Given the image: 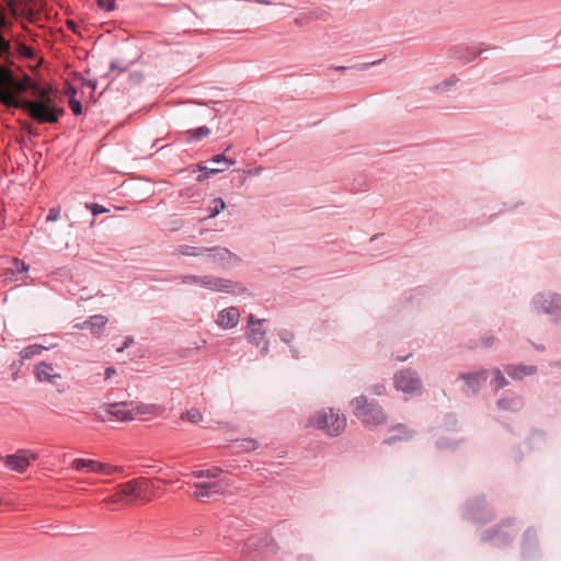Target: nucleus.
I'll return each instance as SVG.
<instances>
[{
	"label": "nucleus",
	"instance_id": "f257e3e1",
	"mask_svg": "<svg viewBox=\"0 0 561 561\" xmlns=\"http://www.w3.org/2000/svg\"><path fill=\"white\" fill-rule=\"evenodd\" d=\"M0 103L8 107L22 108L39 124L57 123L64 108L57 107L50 89L42 88L25 76L14 78L11 70L0 66Z\"/></svg>",
	"mask_w": 561,
	"mask_h": 561
},
{
	"label": "nucleus",
	"instance_id": "f03ea898",
	"mask_svg": "<svg viewBox=\"0 0 561 561\" xmlns=\"http://www.w3.org/2000/svg\"><path fill=\"white\" fill-rule=\"evenodd\" d=\"M192 476L196 479H207L206 481L194 482L192 486V497L203 501L214 495H222L231 485L230 479L222 476L220 468L214 467L206 470L193 471Z\"/></svg>",
	"mask_w": 561,
	"mask_h": 561
},
{
	"label": "nucleus",
	"instance_id": "7ed1b4c3",
	"mask_svg": "<svg viewBox=\"0 0 561 561\" xmlns=\"http://www.w3.org/2000/svg\"><path fill=\"white\" fill-rule=\"evenodd\" d=\"M307 426L337 436L346 427V417L340 410L323 408L314 411L308 419Z\"/></svg>",
	"mask_w": 561,
	"mask_h": 561
},
{
	"label": "nucleus",
	"instance_id": "20e7f679",
	"mask_svg": "<svg viewBox=\"0 0 561 561\" xmlns=\"http://www.w3.org/2000/svg\"><path fill=\"white\" fill-rule=\"evenodd\" d=\"M354 415L364 424L377 426L386 423L387 414L376 401H369L367 397L359 396L351 402Z\"/></svg>",
	"mask_w": 561,
	"mask_h": 561
},
{
	"label": "nucleus",
	"instance_id": "39448f33",
	"mask_svg": "<svg viewBox=\"0 0 561 561\" xmlns=\"http://www.w3.org/2000/svg\"><path fill=\"white\" fill-rule=\"evenodd\" d=\"M148 489V481L144 479L131 480L118 486V491L104 502L113 504L114 508L125 507L130 504V499L147 500L146 491Z\"/></svg>",
	"mask_w": 561,
	"mask_h": 561
},
{
	"label": "nucleus",
	"instance_id": "423d86ee",
	"mask_svg": "<svg viewBox=\"0 0 561 561\" xmlns=\"http://www.w3.org/2000/svg\"><path fill=\"white\" fill-rule=\"evenodd\" d=\"M394 388L405 394L421 393L422 381L419 374L411 369H402L393 377Z\"/></svg>",
	"mask_w": 561,
	"mask_h": 561
},
{
	"label": "nucleus",
	"instance_id": "0eeeda50",
	"mask_svg": "<svg viewBox=\"0 0 561 561\" xmlns=\"http://www.w3.org/2000/svg\"><path fill=\"white\" fill-rule=\"evenodd\" d=\"M133 413L130 411V402H116L104 404L101 407L100 412L96 413V417L103 422L105 421H118L127 422L133 421Z\"/></svg>",
	"mask_w": 561,
	"mask_h": 561
},
{
	"label": "nucleus",
	"instance_id": "6e6552de",
	"mask_svg": "<svg viewBox=\"0 0 561 561\" xmlns=\"http://www.w3.org/2000/svg\"><path fill=\"white\" fill-rule=\"evenodd\" d=\"M37 457V454L31 449H19L16 453L5 456L3 462L8 469L23 473Z\"/></svg>",
	"mask_w": 561,
	"mask_h": 561
},
{
	"label": "nucleus",
	"instance_id": "1a4fd4ad",
	"mask_svg": "<svg viewBox=\"0 0 561 561\" xmlns=\"http://www.w3.org/2000/svg\"><path fill=\"white\" fill-rule=\"evenodd\" d=\"M247 337L255 346H262V353L268 350V342L265 340V330L263 329V320L255 319L253 314L248 317Z\"/></svg>",
	"mask_w": 561,
	"mask_h": 561
},
{
	"label": "nucleus",
	"instance_id": "9d476101",
	"mask_svg": "<svg viewBox=\"0 0 561 561\" xmlns=\"http://www.w3.org/2000/svg\"><path fill=\"white\" fill-rule=\"evenodd\" d=\"M534 307L537 312L558 316L561 313V296L557 294H540L534 300Z\"/></svg>",
	"mask_w": 561,
	"mask_h": 561
},
{
	"label": "nucleus",
	"instance_id": "9b49d317",
	"mask_svg": "<svg viewBox=\"0 0 561 561\" xmlns=\"http://www.w3.org/2000/svg\"><path fill=\"white\" fill-rule=\"evenodd\" d=\"M130 411L133 420H146L147 416H159L164 412V408L159 404L130 401Z\"/></svg>",
	"mask_w": 561,
	"mask_h": 561
},
{
	"label": "nucleus",
	"instance_id": "f8f14e48",
	"mask_svg": "<svg viewBox=\"0 0 561 561\" xmlns=\"http://www.w3.org/2000/svg\"><path fill=\"white\" fill-rule=\"evenodd\" d=\"M201 286L206 289L213 290V291L231 293V294H236L237 288H239L231 280L215 277L213 275L203 276V279L201 280Z\"/></svg>",
	"mask_w": 561,
	"mask_h": 561
},
{
	"label": "nucleus",
	"instance_id": "ddd939ff",
	"mask_svg": "<svg viewBox=\"0 0 561 561\" xmlns=\"http://www.w3.org/2000/svg\"><path fill=\"white\" fill-rule=\"evenodd\" d=\"M71 468L76 471L80 472H104V473H112L114 471H119L118 468L111 469L107 465H104L102 462H98L92 459H83V458H77L71 462Z\"/></svg>",
	"mask_w": 561,
	"mask_h": 561
},
{
	"label": "nucleus",
	"instance_id": "4468645a",
	"mask_svg": "<svg viewBox=\"0 0 561 561\" xmlns=\"http://www.w3.org/2000/svg\"><path fill=\"white\" fill-rule=\"evenodd\" d=\"M35 377L38 381L49 382L57 385V381L61 379V375L56 373L55 367L46 362H41L35 366Z\"/></svg>",
	"mask_w": 561,
	"mask_h": 561
},
{
	"label": "nucleus",
	"instance_id": "2eb2a0df",
	"mask_svg": "<svg viewBox=\"0 0 561 561\" xmlns=\"http://www.w3.org/2000/svg\"><path fill=\"white\" fill-rule=\"evenodd\" d=\"M240 319V312L236 307H229L218 313L216 323L222 329L236 327Z\"/></svg>",
	"mask_w": 561,
	"mask_h": 561
},
{
	"label": "nucleus",
	"instance_id": "dca6fc26",
	"mask_svg": "<svg viewBox=\"0 0 561 561\" xmlns=\"http://www.w3.org/2000/svg\"><path fill=\"white\" fill-rule=\"evenodd\" d=\"M213 161L215 163L224 164L222 168H207V167H199V171H204L205 174H201L197 176V181L202 182L204 181L208 174H217L219 172H222L227 170L230 165H233L236 163L234 160L227 159L224 154H217L213 158Z\"/></svg>",
	"mask_w": 561,
	"mask_h": 561
},
{
	"label": "nucleus",
	"instance_id": "f3484780",
	"mask_svg": "<svg viewBox=\"0 0 561 561\" xmlns=\"http://www.w3.org/2000/svg\"><path fill=\"white\" fill-rule=\"evenodd\" d=\"M461 378L466 382L465 391L467 393H476L480 386L486 380V371L472 373L462 375Z\"/></svg>",
	"mask_w": 561,
	"mask_h": 561
},
{
	"label": "nucleus",
	"instance_id": "a211bd4d",
	"mask_svg": "<svg viewBox=\"0 0 561 561\" xmlns=\"http://www.w3.org/2000/svg\"><path fill=\"white\" fill-rule=\"evenodd\" d=\"M43 5V0H11L9 7L12 14H16V7L23 8L30 15L35 14Z\"/></svg>",
	"mask_w": 561,
	"mask_h": 561
},
{
	"label": "nucleus",
	"instance_id": "6ab92c4d",
	"mask_svg": "<svg viewBox=\"0 0 561 561\" xmlns=\"http://www.w3.org/2000/svg\"><path fill=\"white\" fill-rule=\"evenodd\" d=\"M108 319L103 314L91 316L84 321L87 329L90 330L91 334L95 337H100L106 327Z\"/></svg>",
	"mask_w": 561,
	"mask_h": 561
},
{
	"label": "nucleus",
	"instance_id": "aec40b11",
	"mask_svg": "<svg viewBox=\"0 0 561 561\" xmlns=\"http://www.w3.org/2000/svg\"><path fill=\"white\" fill-rule=\"evenodd\" d=\"M506 371H507L508 376H511L512 378L520 379L525 376L534 375L536 373V367L524 366V365L508 366L506 368Z\"/></svg>",
	"mask_w": 561,
	"mask_h": 561
},
{
	"label": "nucleus",
	"instance_id": "412c9836",
	"mask_svg": "<svg viewBox=\"0 0 561 561\" xmlns=\"http://www.w3.org/2000/svg\"><path fill=\"white\" fill-rule=\"evenodd\" d=\"M497 404L503 410L517 411L523 407V400L522 398L512 394L501 399Z\"/></svg>",
	"mask_w": 561,
	"mask_h": 561
},
{
	"label": "nucleus",
	"instance_id": "4be33fe9",
	"mask_svg": "<svg viewBox=\"0 0 561 561\" xmlns=\"http://www.w3.org/2000/svg\"><path fill=\"white\" fill-rule=\"evenodd\" d=\"M180 417L182 421L190 422L193 424H197L203 421V414L196 408H192L185 412H182Z\"/></svg>",
	"mask_w": 561,
	"mask_h": 561
},
{
	"label": "nucleus",
	"instance_id": "5701e85b",
	"mask_svg": "<svg viewBox=\"0 0 561 561\" xmlns=\"http://www.w3.org/2000/svg\"><path fill=\"white\" fill-rule=\"evenodd\" d=\"M186 134L191 140H201L210 135V129L206 126H202L196 129L188 130Z\"/></svg>",
	"mask_w": 561,
	"mask_h": 561
},
{
	"label": "nucleus",
	"instance_id": "b1692460",
	"mask_svg": "<svg viewBox=\"0 0 561 561\" xmlns=\"http://www.w3.org/2000/svg\"><path fill=\"white\" fill-rule=\"evenodd\" d=\"M44 350H45L44 346L34 344V345H30V346L23 348L21 351L20 355L22 358L26 359V358H31L35 355H39Z\"/></svg>",
	"mask_w": 561,
	"mask_h": 561
},
{
	"label": "nucleus",
	"instance_id": "393cba45",
	"mask_svg": "<svg viewBox=\"0 0 561 561\" xmlns=\"http://www.w3.org/2000/svg\"><path fill=\"white\" fill-rule=\"evenodd\" d=\"M493 379L491 380L492 388L497 391L506 385V380L500 369L493 371Z\"/></svg>",
	"mask_w": 561,
	"mask_h": 561
},
{
	"label": "nucleus",
	"instance_id": "a878e982",
	"mask_svg": "<svg viewBox=\"0 0 561 561\" xmlns=\"http://www.w3.org/2000/svg\"><path fill=\"white\" fill-rule=\"evenodd\" d=\"M394 431L399 432L400 435L399 436H390L389 438H387L385 440L386 444H392L398 439H409L412 436L411 432L405 430L403 426H398L397 428H394Z\"/></svg>",
	"mask_w": 561,
	"mask_h": 561
},
{
	"label": "nucleus",
	"instance_id": "bb28decb",
	"mask_svg": "<svg viewBox=\"0 0 561 561\" xmlns=\"http://www.w3.org/2000/svg\"><path fill=\"white\" fill-rule=\"evenodd\" d=\"M176 251L181 255L192 256V255L203 254L206 251V249H204V248L195 249V248H191L187 245H181Z\"/></svg>",
	"mask_w": 561,
	"mask_h": 561
},
{
	"label": "nucleus",
	"instance_id": "cd10ccee",
	"mask_svg": "<svg viewBox=\"0 0 561 561\" xmlns=\"http://www.w3.org/2000/svg\"><path fill=\"white\" fill-rule=\"evenodd\" d=\"M225 207L226 204L221 198H215L209 207V217L211 218L217 216L222 209H225Z\"/></svg>",
	"mask_w": 561,
	"mask_h": 561
},
{
	"label": "nucleus",
	"instance_id": "c85d7f7f",
	"mask_svg": "<svg viewBox=\"0 0 561 561\" xmlns=\"http://www.w3.org/2000/svg\"><path fill=\"white\" fill-rule=\"evenodd\" d=\"M11 54L10 42L0 35V58L9 56Z\"/></svg>",
	"mask_w": 561,
	"mask_h": 561
},
{
	"label": "nucleus",
	"instance_id": "c756f323",
	"mask_svg": "<svg viewBox=\"0 0 561 561\" xmlns=\"http://www.w3.org/2000/svg\"><path fill=\"white\" fill-rule=\"evenodd\" d=\"M213 251L215 252L213 257L216 260H226L232 256L231 252L225 248H215Z\"/></svg>",
	"mask_w": 561,
	"mask_h": 561
},
{
	"label": "nucleus",
	"instance_id": "7c9ffc66",
	"mask_svg": "<svg viewBox=\"0 0 561 561\" xmlns=\"http://www.w3.org/2000/svg\"><path fill=\"white\" fill-rule=\"evenodd\" d=\"M203 279V276H195V275H183L181 276V282L183 284H194L201 286V280Z\"/></svg>",
	"mask_w": 561,
	"mask_h": 561
},
{
	"label": "nucleus",
	"instance_id": "2f4dec72",
	"mask_svg": "<svg viewBox=\"0 0 561 561\" xmlns=\"http://www.w3.org/2000/svg\"><path fill=\"white\" fill-rule=\"evenodd\" d=\"M27 272L28 271V265H26L23 261L19 260V259H13V267H12V272Z\"/></svg>",
	"mask_w": 561,
	"mask_h": 561
},
{
	"label": "nucleus",
	"instance_id": "473e14b6",
	"mask_svg": "<svg viewBox=\"0 0 561 561\" xmlns=\"http://www.w3.org/2000/svg\"><path fill=\"white\" fill-rule=\"evenodd\" d=\"M69 106H70L71 111L73 112V114L80 115L82 113V106L79 101L71 99L69 101Z\"/></svg>",
	"mask_w": 561,
	"mask_h": 561
},
{
	"label": "nucleus",
	"instance_id": "72a5a7b5",
	"mask_svg": "<svg viewBox=\"0 0 561 561\" xmlns=\"http://www.w3.org/2000/svg\"><path fill=\"white\" fill-rule=\"evenodd\" d=\"M98 4L105 11H112L114 9V0H98Z\"/></svg>",
	"mask_w": 561,
	"mask_h": 561
},
{
	"label": "nucleus",
	"instance_id": "f704fd0d",
	"mask_svg": "<svg viewBox=\"0 0 561 561\" xmlns=\"http://www.w3.org/2000/svg\"><path fill=\"white\" fill-rule=\"evenodd\" d=\"M60 217V209L59 208H50L49 209V213H48V216H47V220L48 221H56L58 220Z\"/></svg>",
	"mask_w": 561,
	"mask_h": 561
},
{
	"label": "nucleus",
	"instance_id": "c9c22d12",
	"mask_svg": "<svg viewBox=\"0 0 561 561\" xmlns=\"http://www.w3.org/2000/svg\"><path fill=\"white\" fill-rule=\"evenodd\" d=\"M88 207L91 209L92 214L94 216L99 215V214H103V213H106L107 209L104 208L103 206L101 205H98V204H92V205H88Z\"/></svg>",
	"mask_w": 561,
	"mask_h": 561
},
{
	"label": "nucleus",
	"instance_id": "e433bc0d",
	"mask_svg": "<svg viewBox=\"0 0 561 561\" xmlns=\"http://www.w3.org/2000/svg\"><path fill=\"white\" fill-rule=\"evenodd\" d=\"M19 51L21 55H23L25 57H32V55H33L32 49L23 44L20 45Z\"/></svg>",
	"mask_w": 561,
	"mask_h": 561
},
{
	"label": "nucleus",
	"instance_id": "4c0bfd02",
	"mask_svg": "<svg viewBox=\"0 0 561 561\" xmlns=\"http://www.w3.org/2000/svg\"><path fill=\"white\" fill-rule=\"evenodd\" d=\"M386 392V387L383 385H376L374 387V393L377 396H382Z\"/></svg>",
	"mask_w": 561,
	"mask_h": 561
},
{
	"label": "nucleus",
	"instance_id": "58836bf2",
	"mask_svg": "<svg viewBox=\"0 0 561 561\" xmlns=\"http://www.w3.org/2000/svg\"><path fill=\"white\" fill-rule=\"evenodd\" d=\"M116 374V370L112 367L106 368L105 370V379L112 378Z\"/></svg>",
	"mask_w": 561,
	"mask_h": 561
},
{
	"label": "nucleus",
	"instance_id": "ea45409f",
	"mask_svg": "<svg viewBox=\"0 0 561 561\" xmlns=\"http://www.w3.org/2000/svg\"><path fill=\"white\" fill-rule=\"evenodd\" d=\"M8 21L2 12H0V28H3L8 25Z\"/></svg>",
	"mask_w": 561,
	"mask_h": 561
},
{
	"label": "nucleus",
	"instance_id": "a19ab883",
	"mask_svg": "<svg viewBox=\"0 0 561 561\" xmlns=\"http://www.w3.org/2000/svg\"><path fill=\"white\" fill-rule=\"evenodd\" d=\"M67 26L71 31L77 32V24H76V22L69 20V21H67Z\"/></svg>",
	"mask_w": 561,
	"mask_h": 561
},
{
	"label": "nucleus",
	"instance_id": "79ce46f5",
	"mask_svg": "<svg viewBox=\"0 0 561 561\" xmlns=\"http://www.w3.org/2000/svg\"><path fill=\"white\" fill-rule=\"evenodd\" d=\"M133 343V337H127L126 342L124 343V347H128Z\"/></svg>",
	"mask_w": 561,
	"mask_h": 561
},
{
	"label": "nucleus",
	"instance_id": "37998d69",
	"mask_svg": "<svg viewBox=\"0 0 561 561\" xmlns=\"http://www.w3.org/2000/svg\"><path fill=\"white\" fill-rule=\"evenodd\" d=\"M85 84H87L88 87H90L91 89H95V85H96V84H95V82L90 81V80H89V81H87V82H85Z\"/></svg>",
	"mask_w": 561,
	"mask_h": 561
},
{
	"label": "nucleus",
	"instance_id": "c03bdc74",
	"mask_svg": "<svg viewBox=\"0 0 561 561\" xmlns=\"http://www.w3.org/2000/svg\"><path fill=\"white\" fill-rule=\"evenodd\" d=\"M75 328H77V329H85L87 327H85L84 322H82V323L76 324Z\"/></svg>",
	"mask_w": 561,
	"mask_h": 561
},
{
	"label": "nucleus",
	"instance_id": "a18cd8bd",
	"mask_svg": "<svg viewBox=\"0 0 561 561\" xmlns=\"http://www.w3.org/2000/svg\"><path fill=\"white\" fill-rule=\"evenodd\" d=\"M249 444H251V446L249 448H252V449L256 448L255 442L250 440Z\"/></svg>",
	"mask_w": 561,
	"mask_h": 561
},
{
	"label": "nucleus",
	"instance_id": "49530a36",
	"mask_svg": "<svg viewBox=\"0 0 561 561\" xmlns=\"http://www.w3.org/2000/svg\"><path fill=\"white\" fill-rule=\"evenodd\" d=\"M450 84H451V82H450L449 80L445 81V82H444V88H443V89L448 88Z\"/></svg>",
	"mask_w": 561,
	"mask_h": 561
},
{
	"label": "nucleus",
	"instance_id": "de8ad7c7",
	"mask_svg": "<svg viewBox=\"0 0 561 561\" xmlns=\"http://www.w3.org/2000/svg\"><path fill=\"white\" fill-rule=\"evenodd\" d=\"M259 3H263V4H271L270 1H266V0H257Z\"/></svg>",
	"mask_w": 561,
	"mask_h": 561
},
{
	"label": "nucleus",
	"instance_id": "09e8293b",
	"mask_svg": "<svg viewBox=\"0 0 561 561\" xmlns=\"http://www.w3.org/2000/svg\"><path fill=\"white\" fill-rule=\"evenodd\" d=\"M335 69L339 70V71H343V70L346 69V67L341 66V67H336Z\"/></svg>",
	"mask_w": 561,
	"mask_h": 561
},
{
	"label": "nucleus",
	"instance_id": "8fccbe9b",
	"mask_svg": "<svg viewBox=\"0 0 561 561\" xmlns=\"http://www.w3.org/2000/svg\"><path fill=\"white\" fill-rule=\"evenodd\" d=\"M125 348H126V347H124V345H123V346H121L119 348H117V352H118V353H121V352H123Z\"/></svg>",
	"mask_w": 561,
	"mask_h": 561
},
{
	"label": "nucleus",
	"instance_id": "3c124183",
	"mask_svg": "<svg viewBox=\"0 0 561 561\" xmlns=\"http://www.w3.org/2000/svg\"><path fill=\"white\" fill-rule=\"evenodd\" d=\"M282 340L288 342V336L282 337Z\"/></svg>",
	"mask_w": 561,
	"mask_h": 561
},
{
	"label": "nucleus",
	"instance_id": "603ef678",
	"mask_svg": "<svg viewBox=\"0 0 561 561\" xmlns=\"http://www.w3.org/2000/svg\"><path fill=\"white\" fill-rule=\"evenodd\" d=\"M282 340L288 342V336L282 337Z\"/></svg>",
	"mask_w": 561,
	"mask_h": 561
},
{
	"label": "nucleus",
	"instance_id": "864d4df0",
	"mask_svg": "<svg viewBox=\"0 0 561 561\" xmlns=\"http://www.w3.org/2000/svg\"><path fill=\"white\" fill-rule=\"evenodd\" d=\"M407 358H408V356L407 357H401V358H399V360H405Z\"/></svg>",
	"mask_w": 561,
	"mask_h": 561
},
{
	"label": "nucleus",
	"instance_id": "5fc2aeb1",
	"mask_svg": "<svg viewBox=\"0 0 561 561\" xmlns=\"http://www.w3.org/2000/svg\"><path fill=\"white\" fill-rule=\"evenodd\" d=\"M1 459H2V458L0 457V460H1Z\"/></svg>",
	"mask_w": 561,
	"mask_h": 561
}]
</instances>
